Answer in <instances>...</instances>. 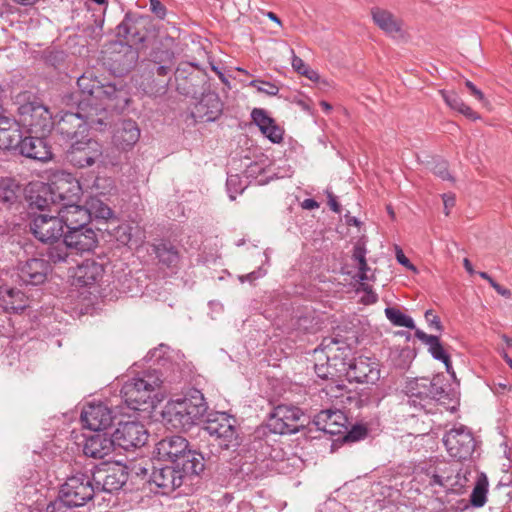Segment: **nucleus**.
Segmentation results:
<instances>
[{
  "mask_svg": "<svg viewBox=\"0 0 512 512\" xmlns=\"http://www.w3.org/2000/svg\"><path fill=\"white\" fill-rule=\"evenodd\" d=\"M77 104L76 111H65L55 124L56 132L63 140L73 142L87 137L88 128L103 131L107 127V113L104 108L93 107L92 103L71 95Z\"/></svg>",
  "mask_w": 512,
  "mask_h": 512,
  "instance_id": "f257e3e1",
  "label": "nucleus"
},
{
  "mask_svg": "<svg viewBox=\"0 0 512 512\" xmlns=\"http://www.w3.org/2000/svg\"><path fill=\"white\" fill-rule=\"evenodd\" d=\"M305 414L292 405H278L270 412L267 423L253 433L252 449L266 457L271 456L270 434H295L304 428Z\"/></svg>",
  "mask_w": 512,
  "mask_h": 512,
  "instance_id": "f03ea898",
  "label": "nucleus"
},
{
  "mask_svg": "<svg viewBox=\"0 0 512 512\" xmlns=\"http://www.w3.org/2000/svg\"><path fill=\"white\" fill-rule=\"evenodd\" d=\"M77 86L82 100L92 103L93 107L104 108L107 114L108 110L123 112L130 102V93L122 83H103L93 72L82 74L77 79Z\"/></svg>",
  "mask_w": 512,
  "mask_h": 512,
  "instance_id": "7ed1b4c3",
  "label": "nucleus"
},
{
  "mask_svg": "<svg viewBox=\"0 0 512 512\" xmlns=\"http://www.w3.org/2000/svg\"><path fill=\"white\" fill-rule=\"evenodd\" d=\"M153 453L159 460L178 465L192 475H200L205 469L202 453L190 449L187 439L180 435L163 438L156 444Z\"/></svg>",
  "mask_w": 512,
  "mask_h": 512,
  "instance_id": "20e7f679",
  "label": "nucleus"
},
{
  "mask_svg": "<svg viewBox=\"0 0 512 512\" xmlns=\"http://www.w3.org/2000/svg\"><path fill=\"white\" fill-rule=\"evenodd\" d=\"M159 386L160 379L157 376L144 373L142 377L126 381L120 390V394L128 408L146 411L154 407L152 395Z\"/></svg>",
  "mask_w": 512,
  "mask_h": 512,
  "instance_id": "39448f33",
  "label": "nucleus"
},
{
  "mask_svg": "<svg viewBox=\"0 0 512 512\" xmlns=\"http://www.w3.org/2000/svg\"><path fill=\"white\" fill-rule=\"evenodd\" d=\"M19 123L31 134L46 136L54 127L52 114L37 98L18 107Z\"/></svg>",
  "mask_w": 512,
  "mask_h": 512,
  "instance_id": "423d86ee",
  "label": "nucleus"
},
{
  "mask_svg": "<svg viewBox=\"0 0 512 512\" xmlns=\"http://www.w3.org/2000/svg\"><path fill=\"white\" fill-rule=\"evenodd\" d=\"M59 493L72 506L82 507L97 495L94 477L88 473L77 472L67 477L61 485Z\"/></svg>",
  "mask_w": 512,
  "mask_h": 512,
  "instance_id": "0eeeda50",
  "label": "nucleus"
},
{
  "mask_svg": "<svg viewBox=\"0 0 512 512\" xmlns=\"http://www.w3.org/2000/svg\"><path fill=\"white\" fill-rule=\"evenodd\" d=\"M43 192L50 194L51 203L60 206L80 202L82 197L79 181L69 173L55 175L50 183L43 185Z\"/></svg>",
  "mask_w": 512,
  "mask_h": 512,
  "instance_id": "6e6552de",
  "label": "nucleus"
},
{
  "mask_svg": "<svg viewBox=\"0 0 512 512\" xmlns=\"http://www.w3.org/2000/svg\"><path fill=\"white\" fill-rule=\"evenodd\" d=\"M235 424V418L228 416L226 413H216L209 416L204 430L210 436L216 437L222 448L235 450L241 443Z\"/></svg>",
  "mask_w": 512,
  "mask_h": 512,
  "instance_id": "1a4fd4ad",
  "label": "nucleus"
},
{
  "mask_svg": "<svg viewBox=\"0 0 512 512\" xmlns=\"http://www.w3.org/2000/svg\"><path fill=\"white\" fill-rule=\"evenodd\" d=\"M152 25L149 15L128 11L116 27V34L131 45L143 44Z\"/></svg>",
  "mask_w": 512,
  "mask_h": 512,
  "instance_id": "9d476101",
  "label": "nucleus"
},
{
  "mask_svg": "<svg viewBox=\"0 0 512 512\" xmlns=\"http://www.w3.org/2000/svg\"><path fill=\"white\" fill-rule=\"evenodd\" d=\"M102 154V145L97 140L85 137L71 142L65 158L74 167L86 168L99 161Z\"/></svg>",
  "mask_w": 512,
  "mask_h": 512,
  "instance_id": "9b49d317",
  "label": "nucleus"
},
{
  "mask_svg": "<svg viewBox=\"0 0 512 512\" xmlns=\"http://www.w3.org/2000/svg\"><path fill=\"white\" fill-rule=\"evenodd\" d=\"M443 442L448 454L458 461L469 459L476 447L473 434L465 426L449 430L444 435Z\"/></svg>",
  "mask_w": 512,
  "mask_h": 512,
  "instance_id": "f8f14e48",
  "label": "nucleus"
},
{
  "mask_svg": "<svg viewBox=\"0 0 512 512\" xmlns=\"http://www.w3.org/2000/svg\"><path fill=\"white\" fill-rule=\"evenodd\" d=\"M192 476L178 465L153 466L148 483L155 484L159 493L169 495L183 484L185 478Z\"/></svg>",
  "mask_w": 512,
  "mask_h": 512,
  "instance_id": "ddd939ff",
  "label": "nucleus"
},
{
  "mask_svg": "<svg viewBox=\"0 0 512 512\" xmlns=\"http://www.w3.org/2000/svg\"><path fill=\"white\" fill-rule=\"evenodd\" d=\"M115 447L132 450L144 446L149 433L145 426L138 421L120 422L111 435Z\"/></svg>",
  "mask_w": 512,
  "mask_h": 512,
  "instance_id": "4468645a",
  "label": "nucleus"
},
{
  "mask_svg": "<svg viewBox=\"0 0 512 512\" xmlns=\"http://www.w3.org/2000/svg\"><path fill=\"white\" fill-rule=\"evenodd\" d=\"M29 226L35 238L43 243L60 240L65 233L58 213L57 216L47 214L34 215Z\"/></svg>",
  "mask_w": 512,
  "mask_h": 512,
  "instance_id": "2eb2a0df",
  "label": "nucleus"
},
{
  "mask_svg": "<svg viewBox=\"0 0 512 512\" xmlns=\"http://www.w3.org/2000/svg\"><path fill=\"white\" fill-rule=\"evenodd\" d=\"M63 238L71 251L76 254L91 252L98 245L97 234L90 225L79 228L70 227L69 230H65Z\"/></svg>",
  "mask_w": 512,
  "mask_h": 512,
  "instance_id": "dca6fc26",
  "label": "nucleus"
},
{
  "mask_svg": "<svg viewBox=\"0 0 512 512\" xmlns=\"http://www.w3.org/2000/svg\"><path fill=\"white\" fill-rule=\"evenodd\" d=\"M223 112V103L214 92L203 94L201 99L194 105L190 117L194 123H207L216 121Z\"/></svg>",
  "mask_w": 512,
  "mask_h": 512,
  "instance_id": "f3484780",
  "label": "nucleus"
},
{
  "mask_svg": "<svg viewBox=\"0 0 512 512\" xmlns=\"http://www.w3.org/2000/svg\"><path fill=\"white\" fill-rule=\"evenodd\" d=\"M50 270L51 267L48 261L42 258H30L24 262H19L17 276L24 285L37 286L46 281Z\"/></svg>",
  "mask_w": 512,
  "mask_h": 512,
  "instance_id": "a211bd4d",
  "label": "nucleus"
},
{
  "mask_svg": "<svg viewBox=\"0 0 512 512\" xmlns=\"http://www.w3.org/2000/svg\"><path fill=\"white\" fill-rule=\"evenodd\" d=\"M113 418L112 410L103 403L89 404L81 413L83 425L95 432H100L110 427Z\"/></svg>",
  "mask_w": 512,
  "mask_h": 512,
  "instance_id": "6ab92c4d",
  "label": "nucleus"
},
{
  "mask_svg": "<svg viewBox=\"0 0 512 512\" xmlns=\"http://www.w3.org/2000/svg\"><path fill=\"white\" fill-rule=\"evenodd\" d=\"M313 424L326 434L339 435L347 430V417L340 410H322L314 416Z\"/></svg>",
  "mask_w": 512,
  "mask_h": 512,
  "instance_id": "aec40b11",
  "label": "nucleus"
},
{
  "mask_svg": "<svg viewBox=\"0 0 512 512\" xmlns=\"http://www.w3.org/2000/svg\"><path fill=\"white\" fill-rule=\"evenodd\" d=\"M158 264L172 272L180 268L182 254L180 248L170 240L162 239L152 245Z\"/></svg>",
  "mask_w": 512,
  "mask_h": 512,
  "instance_id": "412c9836",
  "label": "nucleus"
},
{
  "mask_svg": "<svg viewBox=\"0 0 512 512\" xmlns=\"http://www.w3.org/2000/svg\"><path fill=\"white\" fill-rule=\"evenodd\" d=\"M139 137L140 129L138 124L131 119L122 120L114 128L112 143L118 149L127 151L138 142Z\"/></svg>",
  "mask_w": 512,
  "mask_h": 512,
  "instance_id": "4be33fe9",
  "label": "nucleus"
},
{
  "mask_svg": "<svg viewBox=\"0 0 512 512\" xmlns=\"http://www.w3.org/2000/svg\"><path fill=\"white\" fill-rule=\"evenodd\" d=\"M18 150L22 156L41 162L52 158L51 148L47 144L45 136L41 135L22 137Z\"/></svg>",
  "mask_w": 512,
  "mask_h": 512,
  "instance_id": "5701e85b",
  "label": "nucleus"
},
{
  "mask_svg": "<svg viewBox=\"0 0 512 512\" xmlns=\"http://www.w3.org/2000/svg\"><path fill=\"white\" fill-rule=\"evenodd\" d=\"M64 230L70 227H83L90 225V214L86 206L80 205L79 202L72 204H64L60 206L58 212Z\"/></svg>",
  "mask_w": 512,
  "mask_h": 512,
  "instance_id": "b1692460",
  "label": "nucleus"
},
{
  "mask_svg": "<svg viewBox=\"0 0 512 512\" xmlns=\"http://www.w3.org/2000/svg\"><path fill=\"white\" fill-rule=\"evenodd\" d=\"M104 477H94L95 486L98 492L114 493L119 491L127 482L128 474L123 467L113 466L104 470ZM100 474V471L98 472Z\"/></svg>",
  "mask_w": 512,
  "mask_h": 512,
  "instance_id": "393cba45",
  "label": "nucleus"
},
{
  "mask_svg": "<svg viewBox=\"0 0 512 512\" xmlns=\"http://www.w3.org/2000/svg\"><path fill=\"white\" fill-rule=\"evenodd\" d=\"M115 449L112 436L97 432L86 438L83 453L85 456L94 459H104L109 456Z\"/></svg>",
  "mask_w": 512,
  "mask_h": 512,
  "instance_id": "a878e982",
  "label": "nucleus"
},
{
  "mask_svg": "<svg viewBox=\"0 0 512 512\" xmlns=\"http://www.w3.org/2000/svg\"><path fill=\"white\" fill-rule=\"evenodd\" d=\"M374 24L386 35L396 38L403 36V22L389 10L372 7L370 10Z\"/></svg>",
  "mask_w": 512,
  "mask_h": 512,
  "instance_id": "bb28decb",
  "label": "nucleus"
},
{
  "mask_svg": "<svg viewBox=\"0 0 512 512\" xmlns=\"http://www.w3.org/2000/svg\"><path fill=\"white\" fill-rule=\"evenodd\" d=\"M166 425L176 430H189L196 422L191 418L184 406L178 401L170 400L162 413Z\"/></svg>",
  "mask_w": 512,
  "mask_h": 512,
  "instance_id": "cd10ccee",
  "label": "nucleus"
},
{
  "mask_svg": "<svg viewBox=\"0 0 512 512\" xmlns=\"http://www.w3.org/2000/svg\"><path fill=\"white\" fill-rule=\"evenodd\" d=\"M345 371L350 379L358 383H374L379 378V370L372 366L368 358L359 357L347 362Z\"/></svg>",
  "mask_w": 512,
  "mask_h": 512,
  "instance_id": "c85d7f7f",
  "label": "nucleus"
},
{
  "mask_svg": "<svg viewBox=\"0 0 512 512\" xmlns=\"http://www.w3.org/2000/svg\"><path fill=\"white\" fill-rule=\"evenodd\" d=\"M179 405L184 406L185 411L197 423L207 413L208 404L202 392L198 389H189L183 397L174 399Z\"/></svg>",
  "mask_w": 512,
  "mask_h": 512,
  "instance_id": "c756f323",
  "label": "nucleus"
},
{
  "mask_svg": "<svg viewBox=\"0 0 512 512\" xmlns=\"http://www.w3.org/2000/svg\"><path fill=\"white\" fill-rule=\"evenodd\" d=\"M320 347L326 354L328 362L335 361L333 365L337 366L336 361L339 360L343 366V370H345L351 354V348L344 340L337 337H325L322 340Z\"/></svg>",
  "mask_w": 512,
  "mask_h": 512,
  "instance_id": "7c9ffc66",
  "label": "nucleus"
},
{
  "mask_svg": "<svg viewBox=\"0 0 512 512\" xmlns=\"http://www.w3.org/2000/svg\"><path fill=\"white\" fill-rule=\"evenodd\" d=\"M104 273L103 263L97 262L94 259H86L77 266L74 278L80 286H91L98 283Z\"/></svg>",
  "mask_w": 512,
  "mask_h": 512,
  "instance_id": "2f4dec72",
  "label": "nucleus"
},
{
  "mask_svg": "<svg viewBox=\"0 0 512 512\" xmlns=\"http://www.w3.org/2000/svg\"><path fill=\"white\" fill-rule=\"evenodd\" d=\"M427 378H415L407 382L405 392L407 404L417 410H422L429 404V393H427Z\"/></svg>",
  "mask_w": 512,
  "mask_h": 512,
  "instance_id": "473e14b6",
  "label": "nucleus"
},
{
  "mask_svg": "<svg viewBox=\"0 0 512 512\" xmlns=\"http://www.w3.org/2000/svg\"><path fill=\"white\" fill-rule=\"evenodd\" d=\"M25 294L8 285L0 286V307L8 313H19L28 307Z\"/></svg>",
  "mask_w": 512,
  "mask_h": 512,
  "instance_id": "72a5a7b5",
  "label": "nucleus"
},
{
  "mask_svg": "<svg viewBox=\"0 0 512 512\" xmlns=\"http://www.w3.org/2000/svg\"><path fill=\"white\" fill-rule=\"evenodd\" d=\"M170 84V78H161L153 75H141L138 88L149 97L164 96Z\"/></svg>",
  "mask_w": 512,
  "mask_h": 512,
  "instance_id": "f704fd0d",
  "label": "nucleus"
},
{
  "mask_svg": "<svg viewBox=\"0 0 512 512\" xmlns=\"http://www.w3.org/2000/svg\"><path fill=\"white\" fill-rule=\"evenodd\" d=\"M22 194V187L15 179L0 178V203L10 208L20 202Z\"/></svg>",
  "mask_w": 512,
  "mask_h": 512,
  "instance_id": "c9c22d12",
  "label": "nucleus"
},
{
  "mask_svg": "<svg viewBox=\"0 0 512 512\" xmlns=\"http://www.w3.org/2000/svg\"><path fill=\"white\" fill-rule=\"evenodd\" d=\"M415 337L428 347V352L435 360H447L449 354L444 349L439 336L430 335L420 329H415Z\"/></svg>",
  "mask_w": 512,
  "mask_h": 512,
  "instance_id": "e433bc0d",
  "label": "nucleus"
},
{
  "mask_svg": "<svg viewBox=\"0 0 512 512\" xmlns=\"http://www.w3.org/2000/svg\"><path fill=\"white\" fill-rule=\"evenodd\" d=\"M48 243L50 245L47 247L45 252V256L48 258V263L52 262L54 264H60L69 262L70 256L74 251H71L70 247L67 246L64 238Z\"/></svg>",
  "mask_w": 512,
  "mask_h": 512,
  "instance_id": "4c0bfd02",
  "label": "nucleus"
},
{
  "mask_svg": "<svg viewBox=\"0 0 512 512\" xmlns=\"http://www.w3.org/2000/svg\"><path fill=\"white\" fill-rule=\"evenodd\" d=\"M427 393H429V404L431 401H441L449 397L448 384L443 374L434 375L432 379L427 378Z\"/></svg>",
  "mask_w": 512,
  "mask_h": 512,
  "instance_id": "58836bf2",
  "label": "nucleus"
},
{
  "mask_svg": "<svg viewBox=\"0 0 512 512\" xmlns=\"http://www.w3.org/2000/svg\"><path fill=\"white\" fill-rule=\"evenodd\" d=\"M86 208L90 214V221L95 218L112 223L116 219L114 211L98 198H90L86 202Z\"/></svg>",
  "mask_w": 512,
  "mask_h": 512,
  "instance_id": "ea45409f",
  "label": "nucleus"
},
{
  "mask_svg": "<svg viewBox=\"0 0 512 512\" xmlns=\"http://www.w3.org/2000/svg\"><path fill=\"white\" fill-rule=\"evenodd\" d=\"M488 486L489 482L486 474L481 473L470 495V503L473 507L481 508L486 504Z\"/></svg>",
  "mask_w": 512,
  "mask_h": 512,
  "instance_id": "a19ab883",
  "label": "nucleus"
},
{
  "mask_svg": "<svg viewBox=\"0 0 512 512\" xmlns=\"http://www.w3.org/2000/svg\"><path fill=\"white\" fill-rule=\"evenodd\" d=\"M22 137L23 136L19 127H12L6 130L0 129V149H18Z\"/></svg>",
  "mask_w": 512,
  "mask_h": 512,
  "instance_id": "79ce46f5",
  "label": "nucleus"
},
{
  "mask_svg": "<svg viewBox=\"0 0 512 512\" xmlns=\"http://www.w3.org/2000/svg\"><path fill=\"white\" fill-rule=\"evenodd\" d=\"M196 78L193 75L182 76V72L177 70L175 73L176 90L184 96H194L197 93V85L194 83Z\"/></svg>",
  "mask_w": 512,
  "mask_h": 512,
  "instance_id": "37998d69",
  "label": "nucleus"
},
{
  "mask_svg": "<svg viewBox=\"0 0 512 512\" xmlns=\"http://www.w3.org/2000/svg\"><path fill=\"white\" fill-rule=\"evenodd\" d=\"M385 315L394 326L415 329L413 319L395 307H387L385 309Z\"/></svg>",
  "mask_w": 512,
  "mask_h": 512,
  "instance_id": "c03bdc74",
  "label": "nucleus"
},
{
  "mask_svg": "<svg viewBox=\"0 0 512 512\" xmlns=\"http://www.w3.org/2000/svg\"><path fill=\"white\" fill-rule=\"evenodd\" d=\"M148 62L175 66V54L171 49L156 47L150 52Z\"/></svg>",
  "mask_w": 512,
  "mask_h": 512,
  "instance_id": "a18cd8bd",
  "label": "nucleus"
},
{
  "mask_svg": "<svg viewBox=\"0 0 512 512\" xmlns=\"http://www.w3.org/2000/svg\"><path fill=\"white\" fill-rule=\"evenodd\" d=\"M132 227L129 224L123 223L113 227L107 231L122 245H131L133 241Z\"/></svg>",
  "mask_w": 512,
  "mask_h": 512,
  "instance_id": "49530a36",
  "label": "nucleus"
},
{
  "mask_svg": "<svg viewBox=\"0 0 512 512\" xmlns=\"http://www.w3.org/2000/svg\"><path fill=\"white\" fill-rule=\"evenodd\" d=\"M348 400H354L357 408L370 405L378 406L380 403L379 396L372 394L371 390H363L360 393H356L354 396H349Z\"/></svg>",
  "mask_w": 512,
  "mask_h": 512,
  "instance_id": "de8ad7c7",
  "label": "nucleus"
},
{
  "mask_svg": "<svg viewBox=\"0 0 512 512\" xmlns=\"http://www.w3.org/2000/svg\"><path fill=\"white\" fill-rule=\"evenodd\" d=\"M173 69L174 66L172 65H161L148 62L146 65V69L142 74L171 79Z\"/></svg>",
  "mask_w": 512,
  "mask_h": 512,
  "instance_id": "09e8293b",
  "label": "nucleus"
},
{
  "mask_svg": "<svg viewBox=\"0 0 512 512\" xmlns=\"http://www.w3.org/2000/svg\"><path fill=\"white\" fill-rule=\"evenodd\" d=\"M226 188L229 194V198L231 200H235L236 195L241 194L245 190L246 185L243 183L241 177L235 174L228 176L226 181Z\"/></svg>",
  "mask_w": 512,
  "mask_h": 512,
  "instance_id": "8fccbe9b",
  "label": "nucleus"
},
{
  "mask_svg": "<svg viewBox=\"0 0 512 512\" xmlns=\"http://www.w3.org/2000/svg\"><path fill=\"white\" fill-rule=\"evenodd\" d=\"M251 119L255 123L260 131L267 129V126L273 123L274 119L271 118L267 112L262 108H254L251 112Z\"/></svg>",
  "mask_w": 512,
  "mask_h": 512,
  "instance_id": "3c124183",
  "label": "nucleus"
},
{
  "mask_svg": "<svg viewBox=\"0 0 512 512\" xmlns=\"http://www.w3.org/2000/svg\"><path fill=\"white\" fill-rule=\"evenodd\" d=\"M440 94L445 103L453 110L460 112L466 105L462 98L455 91L441 90Z\"/></svg>",
  "mask_w": 512,
  "mask_h": 512,
  "instance_id": "603ef678",
  "label": "nucleus"
},
{
  "mask_svg": "<svg viewBox=\"0 0 512 512\" xmlns=\"http://www.w3.org/2000/svg\"><path fill=\"white\" fill-rule=\"evenodd\" d=\"M51 203L50 200V194H45L43 192V186L40 188V190L37 192L35 196L30 197V207L36 208L38 210H45L49 208Z\"/></svg>",
  "mask_w": 512,
  "mask_h": 512,
  "instance_id": "864d4df0",
  "label": "nucleus"
},
{
  "mask_svg": "<svg viewBox=\"0 0 512 512\" xmlns=\"http://www.w3.org/2000/svg\"><path fill=\"white\" fill-rule=\"evenodd\" d=\"M74 508L76 507L67 503L62 494L59 493L58 497L47 505L45 512H73Z\"/></svg>",
  "mask_w": 512,
  "mask_h": 512,
  "instance_id": "5fc2aeb1",
  "label": "nucleus"
},
{
  "mask_svg": "<svg viewBox=\"0 0 512 512\" xmlns=\"http://www.w3.org/2000/svg\"><path fill=\"white\" fill-rule=\"evenodd\" d=\"M368 434L366 427L362 425H354L349 431L346 432L344 440L347 442H356L364 439Z\"/></svg>",
  "mask_w": 512,
  "mask_h": 512,
  "instance_id": "6e6d98bb",
  "label": "nucleus"
},
{
  "mask_svg": "<svg viewBox=\"0 0 512 512\" xmlns=\"http://www.w3.org/2000/svg\"><path fill=\"white\" fill-rule=\"evenodd\" d=\"M250 86L257 88L258 91L270 96H275L279 92V87L277 85L266 81L252 80L250 82Z\"/></svg>",
  "mask_w": 512,
  "mask_h": 512,
  "instance_id": "4d7b16f0",
  "label": "nucleus"
},
{
  "mask_svg": "<svg viewBox=\"0 0 512 512\" xmlns=\"http://www.w3.org/2000/svg\"><path fill=\"white\" fill-rule=\"evenodd\" d=\"M272 143H280L283 140V130L276 124L275 120L261 131Z\"/></svg>",
  "mask_w": 512,
  "mask_h": 512,
  "instance_id": "13d9d810",
  "label": "nucleus"
},
{
  "mask_svg": "<svg viewBox=\"0 0 512 512\" xmlns=\"http://www.w3.org/2000/svg\"><path fill=\"white\" fill-rule=\"evenodd\" d=\"M152 467L153 466L151 465L150 461H146L144 465L142 463L135 464L132 468V471L136 476L148 482L152 472Z\"/></svg>",
  "mask_w": 512,
  "mask_h": 512,
  "instance_id": "bf43d9fd",
  "label": "nucleus"
},
{
  "mask_svg": "<svg viewBox=\"0 0 512 512\" xmlns=\"http://www.w3.org/2000/svg\"><path fill=\"white\" fill-rule=\"evenodd\" d=\"M425 320L428 323L429 328L435 329L438 332L443 331V325L434 310L429 309L425 312Z\"/></svg>",
  "mask_w": 512,
  "mask_h": 512,
  "instance_id": "052dcab7",
  "label": "nucleus"
},
{
  "mask_svg": "<svg viewBox=\"0 0 512 512\" xmlns=\"http://www.w3.org/2000/svg\"><path fill=\"white\" fill-rule=\"evenodd\" d=\"M445 470L438 469L431 474L429 484L431 486L439 485L444 487L447 482L451 479L450 475L444 476Z\"/></svg>",
  "mask_w": 512,
  "mask_h": 512,
  "instance_id": "680f3d73",
  "label": "nucleus"
},
{
  "mask_svg": "<svg viewBox=\"0 0 512 512\" xmlns=\"http://www.w3.org/2000/svg\"><path fill=\"white\" fill-rule=\"evenodd\" d=\"M433 172L442 180H453V177L448 171V164L446 161H439L434 165Z\"/></svg>",
  "mask_w": 512,
  "mask_h": 512,
  "instance_id": "e2e57ef3",
  "label": "nucleus"
},
{
  "mask_svg": "<svg viewBox=\"0 0 512 512\" xmlns=\"http://www.w3.org/2000/svg\"><path fill=\"white\" fill-rule=\"evenodd\" d=\"M366 243L362 239L358 240L353 248L352 258L354 261H362L366 259Z\"/></svg>",
  "mask_w": 512,
  "mask_h": 512,
  "instance_id": "0e129e2a",
  "label": "nucleus"
},
{
  "mask_svg": "<svg viewBox=\"0 0 512 512\" xmlns=\"http://www.w3.org/2000/svg\"><path fill=\"white\" fill-rule=\"evenodd\" d=\"M150 11L160 20H164L167 15L166 7L159 0H149Z\"/></svg>",
  "mask_w": 512,
  "mask_h": 512,
  "instance_id": "69168bd1",
  "label": "nucleus"
},
{
  "mask_svg": "<svg viewBox=\"0 0 512 512\" xmlns=\"http://www.w3.org/2000/svg\"><path fill=\"white\" fill-rule=\"evenodd\" d=\"M292 53V67L299 74L309 73V67L305 64V62L298 56L295 55L294 51L291 50Z\"/></svg>",
  "mask_w": 512,
  "mask_h": 512,
  "instance_id": "338daca9",
  "label": "nucleus"
},
{
  "mask_svg": "<svg viewBox=\"0 0 512 512\" xmlns=\"http://www.w3.org/2000/svg\"><path fill=\"white\" fill-rule=\"evenodd\" d=\"M332 365L333 364L331 362H328V361H327L326 365H324V364H321V365L316 364L315 365V373L321 379H328L330 377H333L334 373L330 372V370H329L330 366H332Z\"/></svg>",
  "mask_w": 512,
  "mask_h": 512,
  "instance_id": "774afa93",
  "label": "nucleus"
}]
</instances>
